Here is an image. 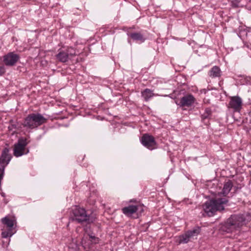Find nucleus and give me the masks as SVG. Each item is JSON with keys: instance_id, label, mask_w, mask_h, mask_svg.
I'll return each instance as SVG.
<instances>
[{"instance_id": "nucleus-1", "label": "nucleus", "mask_w": 251, "mask_h": 251, "mask_svg": "<svg viewBox=\"0 0 251 251\" xmlns=\"http://www.w3.org/2000/svg\"><path fill=\"white\" fill-rule=\"evenodd\" d=\"M251 220V216L249 213L232 215L221 227V229L227 233L239 230L243 226L247 225Z\"/></svg>"}, {"instance_id": "nucleus-2", "label": "nucleus", "mask_w": 251, "mask_h": 251, "mask_svg": "<svg viewBox=\"0 0 251 251\" xmlns=\"http://www.w3.org/2000/svg\"><path fill=\"white\" fill-rule=\"evenodd\" d=\"M228 201L226 198H216L207 201L203 205V208L205 213L209 216L211 217L218 211H223L225 209V205Z\"/></svg>"}, {"instance_id": "nucleus-3", "label": "nucleus", "mask_w": 251, "mask_h": 251, "mask_svg": "<svg viewBox=\"0 0 251 251\" xmlns=\"http://www.w3.org/2000/svg\"><path fill=\"white\" fill-rule=\"evenodd\" d=\"M71 219L79 224H90L95 221V218L88 214L85 209L79 207H75L72 210Z\"/></svg>"}, {"instance_id": "nucleus-4", "label": "nucleus", "mask_w": 251, "mask_h": 251, "mask_svg": "<svg viewBox=\"0 0 251 251\" xmlns=\"http://www.w3.org/2000/svg\"><path fill=\"white\" fill-rule=\"evenodd\" d=\"M47 119L39 113L29 114L24 120L23 125L29 129H33L46 123Z\"/></svg>"}, {"instance_id": "nucleus-5", "label": "nucleus", "mask_w": 251, "mask_h": 251, "mask_svg": "<svg viewBox=\"0 0 251 251\" xmlns=\"http://www.w3.org/2000/svg\"><path fill=\"white\" fill-rule=\"evenodd\" d=\"M28 142L27 139L24 138H20L18 142L14 145V155L16 157H19L25 153L26 154L28 152L27 151L25 152V147L27 145Z\"/></svg>"}, {"instance_id": "nucleus-6", "label": "nucleus", "mask_w": 251, "mask_h": 251, "mask_svg": "<svg viewBox=\"0 0 251 251\" xmlns=\"http://www.w3.org/2000/svg\"><path fill=\"white\" fill-rule=\"evenodd\" d=\"M141 143L145 147L152 150L156 147V143L153 136L148 134H144L141 139Z\"/></svg>"}, {"instance_id": "nucleus-7", "label": "nucleus", "mask_w": 251, "mask_h": 251, "mask_svg": "<svg viewBox=\"0 0 251 251\" xmlns=\"http://www.w3.org/2000/svg\"><path fill=\"white\" fill-rule=\"evenodd\" d=\"M200 228L199 227L188 231L185 234L179 236L178 243L179 244L188 243L192 237L197 236L200 233Z\"/></svg>"}, {"instance_id": "nucleus-8", "label": "nucleus", "mask_w": 251, "mask_h": 251, "mask_svg": "<svg viewBox=\"0 0 251 251\" xmlns=\"http://www.w3.org/2000/svg\"><path fill=\"white\" fill-rule=\"evenodd\" d=\"M3 62L7 66H13L18 61L20 56L14 52H10L4 55Z\"/></svg>"}, {"instance_id": "nucleus-9", "label": "nucleus", "mask_w": 251, "mask_h": 251, "mask_svg": "<svg viewBox=\"0 0 251 251\" xmlns=\"http://www.w3.org/2000/svg\"><path fill=\"white\" fill-rule=\"evenodd\" d=\"M196 101V99L192 94H186L181 97L177 105L180 107H189L192 106Z\"/></svg>"}, {"instance_id": "nucleus-10", "label": "nucleus", "mask_w": 251, "mask_h": 251, "mask_svg": "<svg viewBox=\"0 0 251 251\" xmlns=\"http://www.w3.org/2000/svg\"><path fill=\"white\" fill-rule=\"evenodd\" d=\"M242 100L239 96H233L230 98L228 107L232 109L234 112H239L242 108Z\"/></svg>"}, {"instance_id": "nucleus-11", "label": "nucleus", "mask_w": 251, "mask_h": 251, "mask_svg": "<svg viewBox=\"0 0 251 251\" xmlns=\"http://www.w3.org/2000/svg\"><path fill=\"white\" fill-rule=\"evenodd\" d=\"M11 158L12 155L9 153V149L7 148H4L0 156V164L1 167L5 168L9 163Z\"/></svg>"}, {"instance_id": "nucleus-12", "label": "nucleus", "mask_w": 251, "mask_h": 251, "mask_svg": "<svg viewBox=\"0 0 251 251\" xmlns=\"http://www.w3.org/2000/svg\"><path fill=\"white\" fill-rule=\"evenodd\" d=\"M1 222L3 224L6 226L8 229H12L14 226V224L16 223V220L14 218H10L6 216L1 219Z\"/></svg>"}, {"instance_id": "nucleus-13", "label": "nucleus", "mask_w": 251, "mask_h": 251, "mask_svg": "<svg viewBox=\"0 0 251 251\" xmlns=\"http://www.w3.org/2000/svg\"><path fill=\"white\" fill-rule=\"evenodd\" d=\"M56 57L59 61L62 63L67 62L69 59L65 50H59L58 53L56 55Z\"/></svg>"}, {"instance_id": "nucleus-14", "label": "nucleus", "mask_w": 251, "mask_h": 251, "mask_svg": "<svg viewBox=\"0 0 251 251\" xmlns=\"http://www.w3.org/2000/svg\"><path fill=\"white\" fill-rule=\"evenodd\" d=\"M136 210L135 205H129L128 206L122 208V212L126 215L131 216L133 214L136 213Z\"/></svg>"}, {"instance_id": "nucleus-15", "label": "nucleus", "mask_w": 251, "mask_h": 251, "mask_svg": "<svg viewBox=\"0 0 251 251\" xmlns=\"http://www.w3.org/2000/svg\"><path fill=\"white\" fill-rule=\"evenodd\" d=\"M233 187V183L230 180H228L224 185L222 193L224 196H226L230 191Z\"/></svg>"}, {"instance_id": "nucleus-16", "label": "nucleus", "mask_w": 251, "mask_h": 251, "mask_svg": "<svg viewBox=\"0 0 251 251\" xmlns=\"http://www.w3.org/2000/svg\"><path fill=\"white\" fill-rule=\"evenodd\" d=\"M221 71L220 68L217 66L212 67L209 72V75L211 77H220Z\"/></svg>"}, {"instance_id": "nucleus-17", "label": "nucleus", "mask_w": 251, "mask_h": 251, "mask_svg": "<svg viewBox=\"0 0 251 251\" xmlns=\"http://www.w3.org/2000/svg\"><path fill=\"white\" fill-rule=\"evenodd\" d=\"M154 94L152 91L149 89H146L142 92V96L144 99L145 100L148 101L151 98Z\"/></svg>"}, {"instance_id": "nucleus-18", "label": "nucleus", "mask_w": 251, "mask_h": 251, "mask_svg": "<svg viewBox=\"0 0 251 251\" xmlns=\"http://www.w3.org/2000/svg\"><path fill=\"white\" fill-rule=\"evenodd\" d=\"M130 37L134 40L143 42L145 41L143 35L139 32H134L130 33Z\"/></svg>"}, {"instance_id": "nucleus-19", "label": "nucleus", "mask_w": 251, "mask_h": 251, "mask_svg": "<svg viewBox=\"0 0 251 251\" xmlns=\"http://www.w3.org/2000/svg\"><path fill=\"white\" fill-rule=\"evenodd\" d=\"M65 51L67 53V55L69 58L76 55L75 50L72 47H68Z\"/></svg>"}, {"instance_id": "nucleus-20", "label": "nucleus", "mask_w": 251, "mask_h": 251, "mask_svg": "<svg viewBox=\"0 0 251 251\" xmlns=\"http://www.w3.org/2000/svg\"><path fill=\"white\" fill-rule=\"evenodd\" d=\"M14 234L12 229H8L7 230H4L1 232V237L2 238H6L8 237H11Z\"/></svg>"}, {"instance_id": "nucleus-21", "label": "nucleus", "mask_w": 251, "mask_h": 251, "mask_svg": "<svg viewBox=\"0 0 251 251\" xmlns=\"http://www.w3.org/2000/svg\"><path fill=\"white\" fill-rule=\"evenodd\" d=\"M135 208H136V213H137V214H141L144 211V208L143 206L142 205L140 204H137L135 205Z\"/></svg>"}, {"instance_id": "nucleus-22", "label": "nucleus", "mask_w": 251, "mask_h": 251, "mask_svg": "<svg viewBox=\"0 0 251 251\" xmlns=\"http://www.w3.org/2000/svg\"><path fill=\"white\" fill-rule=\"evenodd\" d=\"M89 238L91 239V241L92 242H94V243H98V238L96 237L95 236H92V235H89Z\"/></svg>"}, {"instance_id": "nucleus-23", "label": "nucleus", "mask_w": 251, "mask_h": 251, "mask_svg": "<svg viewBox=\"0 0 251 251\" xmlns=\"http://www.w3.org/2000/svg\"><path fill=\"white\" fill-rule=\"evenodd\" d=\"M5 73V69L4 66H0V76L2 75Z\"/></svg>"}, {"instance_id": "nucleus-24", "label": "nucleus", "mask_w": 251, "mask_h": 251, "mask_svg": "<svg viewBox=\"0 0 251 251\" xmlns=\"http://www.w3.org/2000/svg\"><path fill=\"white\" fill-rule=\"evenodd\" d=\"M239 1L238 0H234V1H233V4L236 7L239 6Z\"/></svg>"}]
</instances>
